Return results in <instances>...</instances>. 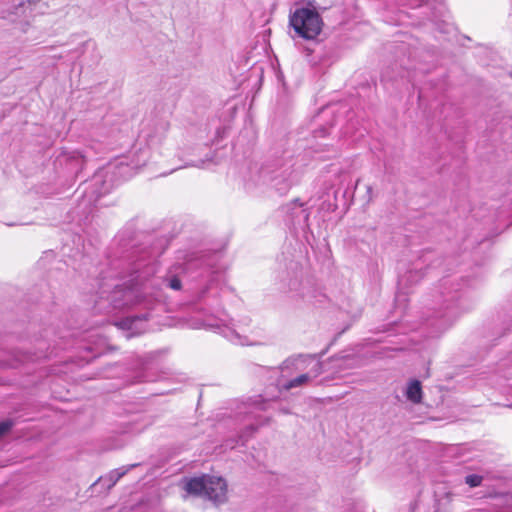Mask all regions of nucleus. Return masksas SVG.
Masks as SVG:
<instances>
[{"label": "nucleus", "instance_id": "dca6fc26", "mask_svg": "<svg viewBox=\"0 0 512 512\" xmlns=\"http://www.w3.org/2000/svg\"><path fill=\"white\" fill-rule=\"evenodd\" d=\"M179 169H182V166H179V167H176V168L172 169V172H175V171H177Z\"/></svg>", "mask_w": 512, "mask_h": 512}, {"label": "nucleus", "instance_id": "1a4fd4ad", "mask_svg": "<svg viewBox=\"0 0 512 512\" xmlns=\"http://www.w3.org/2000/svg\"><path fill=\"white\" fill-rule=\"evenodd\" d=\"M465 482L470 486V487H477L481 484L482 482V477L479 476V475H468L466 478H465Z\"/></svg>", "mask_w": 512, "mask_h": 512}, {"label": "nucleus", "instance_id": "f257e3e1", "mask_svg": "<svg viewBox=\"0 0 512 512\" xmlns=\"http://www.w3.org/2000/svg\"><path fill=\"white\" fill-rule=\"evenodd\" d=\"M183 488L190 495L206 498L214 503H223L227 499V483L222 477H193L185 480Z\"/></svg>", "mask_w": 512, "mask_h": 512}, {"label": "nucleus", "instance_id": "9d476101", "mask_svg": "<svg viewBox=\"0 0 512 512\" xmlns=\"http://www.w3.org/2000/svg\"><path fill=\"white\" fill-rule=\"evenodd\" d=\"M11 427H12V422H10V421L0 422V436L4 435L6 432H8Z\"/></svg>", "mask_w": 512, "mask_h": 512}, {"label": "nucleus", "instance_id": "2eb2a0df", "mask_svg": "<svg viewBox=\"0 0 512 512\" xmlns=\"http://www.w3.org/2000/svg\"><path fill=\"white\" fill-rule=\"evenodd\" d=\"M179 169H182V166H179V167H176V168L172 169V172H175V171H177Z\"/></svg>", "mask_w": 512, "mask_h": 512}, {"label": "nucleus", "instance_id": "9b49d317", "mask_svg": "<svg viewBox=\"0 0 512 512\" xmlns=\"http://www.w3.org/2000/svg\"><path fill=\"white\" fill-rule=\"evenodd\" d=\"M115 168H117L119 170V173L120 174H128L129 170H130V167L126 164H124L123 162H120L119 164L115 165Z\"/></svg>", "mask_w": 512, "mask_h": 512}, {"label": "nucleus", "instance_id": "0eeeda50", "mask_svg": "<svg viewBox=\"0 0 512 512\" xmlns=\"http://www.w3.org/2000/svg\"><path fill=\"white\" fill-rule=\"evenodd\" d=\"M137 464H132L129 466H123L118 469L111 471L108 475L109 480L111 481L109 487L114 486L131 468L136 467Z\"/></svg>", "mask_w": 512, "mask_h": 512}, {"label": "nucleus", "instance_id": "ddd939ff", "mask_svg": "<svg viewBox=\"0 0 512 512\" xmlns=\"http://www.w3.org/2000/svg\"><path fill=\"white\" fill-rule=\"evenodd\" d=\"M204 160L199 161V163H187L184 167L187 166H196V167H203L204 166Z\"/></svg>", "mask_w": 512, "mask_h": 512}, {"label": "nucleus", "instance_id": "6e6552de", "mask_svg": "<svg viewBox=\"0 0 512 512\" xmlns=\"http://www.w3.org/2000/svg\"><path fill=\"white\" fill-rule=\"evenodd\" d=\"M224 337H226L229 341L239 344V345H245V341L241 338L238 332H236L232 328H227L223 331Z\"/></svg>", "mask_w": 512, "mask_h": 512}, {"label": "nucleus", "instance_id": "f8f14e48", "mask_svg": "<svg viewBox=\"0 0 512 512\" xmlns=\"http://www.w3.org/2000/svg\"><path fill=\"white\" fill-rule=\"evenodd\" d=\"M169 286L174 290H179L181 288V282L177 278H173L169 281Z\"/></svg>", "mask_w": 512, "mask_h": 512}, {"label": "nucleus", "instance_id": "20e7f679", "mask_svg": "<svg viewBox=\"0 0 512 512\" xmlns=\"http://www.w3.org/2000/svg\"><path fill=\"white\" fill-rule=\"evenodd\" d=\"M168 124L162 123L151 132L146 140L147 148L151 151V158L156 160L155 154L160 156H169L167 147Z\"/></svg>", "mask_w": 512, "mask_h": 512}, {"label": "nucleus", "instance_id": "423d86ee", "mask_svg": "<svg viewBox=\"0 0 512 512\" xmlns=\"http://www.w3.org/2000/svg\"><path fill=\"white\" fill-rule=\"evenodd\" d=\"M405 396L414 404L420 403L422 400L421 383L418 380L410 381L407 385Z\"/></svg>", "mask_w": 512, "mask_h": 512}, {"label": "nucleus", "instance_id": "39448f33", "mask_svg": "<svg viewBox=\"0 0 512 512\" xmlns=\"http://www.w3.org/2000/svg\"><path fill=\"white\" fill-rule=\"evenodd\" d=\"M144 321V319L139 317H128L125 318L119 322L116 323V325L123 329L128 331V333L125 335L127 339L131 338L134 335L140 334L142 332V328L138 327V324Z\"/></svg>", "mask_w": 512, "mask_h": 512}, {"label": "nucleus", "instance_id": "7ed1b4c3", "mask_svg": "<svg viewBox=\"0 0 512 512\" xmlns=\"http://www.w3.org/2000/svg\"><path fill=\"white\" fill-rule=\"evenodd\" d=\"M290 26L295 33L306 40L315 39L321 32L323 22L319 13L310 8H298L290 16Z\"/></svg>", "mask_w": 512, "mask_h": 512}, {"label": "nucleus", "instance_id": "f3484780", "mask_svg": "<svg viewBox=\"0 0 512 512\" xmlns=\"http://www.w3.org/2000/svg\"><path fill=\"white\" fill-rule=\"evenodd\" d=\"M179 169H182V166H179V167H176V168L172 169V172H175V171H177Z\"/></svg>", "mask_w": 512, "mask_h": 512}, {"label": "nucleus", "instance_id": "4468645a", "mask_svg": "<svg viewBox=\"0 0 512 512\" xmlns=\"http://www.w3.org/2000/svg\"><path fill=\"white\" fill-rule=\"evenodd\" d=\"M179 169H182V166H179V167H176V168L172 169V172H175V171H177Z\"/></svg>", "mask_w": 512, "mask_h": 512}, {"label": "nucleus", "instance_id": "f03ea898", "mask_svg": "<svg viewBox=\"0 0 512 512\" xmlns=\"http://www.w3.org/2000/svg\"><path fill=\"white\" fill-rule=\"evenodd\" d=\"M289 364L295 366L296 371L309 368L308 372L302 373L280 385V391H289L294 388L304 387L309 385L315 378L323 372V364L321 361L316 360L313 356H299L292 360L283 362L282 369L288 367Z\"/></svg>", "mask_w": 512, "mask_h": 512}]
</instances>
